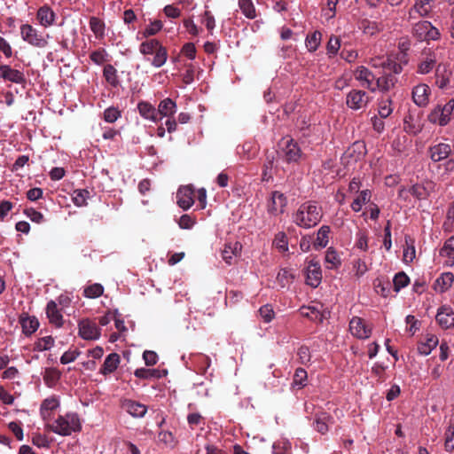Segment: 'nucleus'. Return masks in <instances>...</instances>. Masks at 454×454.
<instances>
[{"mask_svg":"<svg viewBox=\"0 0 454 454\" xmlns=\"http://www.w3.org/2000/svg\"><path fill=\"white\" fill-rule=\"evenodd\" d=\"M322 218V210L315 202L301 204L294 215V222L301 228L316 226Z\"/></svg>","mask_w":454,"mask_h":454,"instance_id":"nucleus-1","label":"nucleus"},{"mask_svg":"<svg viewBox=\"0 0 454 454\" xmlns=\"http://www.w3.org/2000/svg\"><path fill=\"white\" fill-rule=\"evenodd\" d=\"M50 429L54 434L68 436L82 430V423L76 412H67L59 415L51 425Z\"/></svg>","mask_w":454,"mask_h":454,"instance_id":"nucleus-2","label":"nucleus"},{"mask_svg":"<svg viewBox=\"0 0 454 454\" xmlns=\"http://www.w3.org/2000/svg\"><path fill=\"white\" fill-rule=\"evenodd\" d=\"M453 110L454 98H451L444 105H437L428 114V121L434 124L445 126L450 122Z\"/></svg>","mask_w":454,"mask_h":454,"instance_id":"nucleus-3","label":"nucleus"},{"mask_svg":"<svg viewBox=\"0 0 454 454\" xmlns=\"http://www.w3.org/2000/svg\"><path fill=\"white\" fill-rule=\"evenodd\" d=\"M20 36L24 42L32 46L43 48L47 45V41L43 35L30 24L20 26Z\"/></svg>","mask_w":454,"mask_h":454,"instance_id":"nucleus-4","label":"nucleus"},{"mask_svg":"<svg viewBox=\"0 0 454 454\" xmlns=\"http://www.w3.org/2000/svg\"><path fill=\"white\" fill-rule=\"evenodd\" d=\"M413 35L419 41L437 40L440 33L431 22L422 20L416 23L412 30Z\"/></svg>","mask_w":454,"mask_h":454,"instance_id":"nucleus-5","label":"nucleus"},{"mask_svg":"<svg viewBox=\"0 0 454 454\" xmlns=\"http://www.w3.org/2000/svg\"><path fill=\"white\" fill-rule=\"evenodd\" d=\"M79 336L86 340H98L101 335L100 329L95 322L90 319H82L78 323Z\"/></svg>","mask_w":454,"mask_h":454,"instance_id":"nucleus-6","label":"nucleus"},{"mask_svg":"<svg viewBox=\"0 0 454 454\" xmlns=\"http://www.w3.org/2000/svg\"><path fill=\"white\" fill-rule=\"evenodd\" d=\"M283 156L287 162H297L301 157V151L294 139L286 137L281 142Z\"/></svg>","mask_w":454,"mask_h":454,"instance_id":"nucleus-7","label":"nucleus"},{"mask_svg":"<svg viewBox=\"0 0 454 454\" xmlns=\"http://www.w3.org/2000/svg\"><path fill=\"white\" fill-rule=\"evenodd\" d=\"M369 102V97L366 92L359 90H353L346 98L347 106L353 110L364 108Z\"/></svg>","mask_w":454,"mask_h":454,"instance_id":"nucleus-8","label":"nucleus"},{"mask_svg":"<svg viewBox=\"0 0 454 454\" xmlns=\"http://www.w3.org/2000/svg\"><path fill=\"white\" fill-rule=\"evenodd\" d=\"M287 204V199L284 193L275 191L271 193L270 200L268 202V212L270 215H278L284 213Z\"/></svg>","mask_w":454,"mask_h":454,"instance_id":"nucleus-9","label":"nucleus"},{"mask_svg":"<svg viewBox=\"0 0 454 454\" xmlns=\"http://www.w3.org/2000/svg\"><path fill=\"white\" fill-rule=\"evenodd\" d=\"M354 76L355 79L360 82L362 87L368 89L371 91L376 90V87H374L375 77L367 67L364 66L357 67L354 71Z\"/></svg>","mask_w":454,"mask_h":454,"instance_id":"nucleus-10","label":"nucleus"},{"mask_svg":"<svg viewBox=\"0 0 454 454\" xmlns=\"http://www.w3.org/2000/svg\"><path fill=\"white\" fill-rule=\"evenodd\" d=\"M349 331L351 334L358 339H367L372 333V329L369 328L364 321L358 317H354L349 322Z\"/></svg>","mask_w":454,"mask_h":454,"instance_id":"nucleus-11","label":"nucleus"},{"mask_svg":"<svg viewBox=\"0 0 454 454\" xmlns=\"http://www.w3.org/2000/svg\"><path fill=\"white\" fill-rule=\"evenodd\" d=\"M322 280L321 267L318 262L310 261L306 269V283L311 287H317Z\"/></svg>","mask_w":454,"mask_h":454,"instance_id":"nucleus-12","label":"nucleus"},{"mask_svg":"<svg viewBox=\"0 0 454 454\" xmlns=\"http://www.w3.org/2000/svg\"><path fill=\"white\" fill-rule=\"evenodd\" d=\"M300 313L302 317L309 318L311 321L322 323L325 318V310H323L322 304H315L308 307H301Z\"/></svg>","mask_w":454,"mask_h":454,"instance_id":"nucleus-13","label":"nucleus"},{"mask_svg":"<svg viewBox=\"0 0 454 454\" xmlns=\"http://www.w3.org/2000/svg\"><path fill=\"white\" fill-rule=\"evenodd\" d=\"M56 17L55 12L47 4L41 6L36 12V19L39 24L43 27H49L54 25Z\"/></svg>","mask_w":454,"mask_h":454,"instance_id":"nucleus-14","label":"nucleus"},{"mask_svg":"<svg viewBox=\"0 0 454 454\" xmlns=\"http://www.w3.org/2000/svg\"><path fill=\"white\" fill-rule=\"evenodd\" d=\"M430 92V88L425 83L415 86L412 90L414 103L420 107L426 106L429 102Z\"/></svg>","mask_w":454,"mask_h":454,"instance_id":"nucleus-15","label":"nucleus"},{"mask_svg":"<svg viewBox=\"0 0 454 454\" xmlns=\"http://www.w3.org/2000/svg\"><path fill=\"white\" fill-rule=\"evenodd\" d=\"M177 205L184 210L189 209L194 203L193 191L189 186H184L178 189L176 192Z\"/></svg>","mask_w":454,"mask_h":454,"instance_id":"nucleus-16","label":"nucleus"},{"mask_svg":"<svg viewBox=\"0 0 454 454\" xmlns=\"http://www.w3.org/2000/svg\"><path fill=\"white\" fill-rule=\"evenodd\" d=\"M436 321L444 329L454 326V310L450 307L443 306L438 309Z\"/></svg>","mask_w":454,"mask_h":454,"instance_id":"nucleus-17","label":"nucleus"},{"mask_svg":"<svg viewBox=\"0 0 454 454\" xmlns=\"http://www.w3.org/2000/svg\"><path fill=\"white\" fill-rule=\"evenodd\" d=\"M19 322L22 328V333L30 336L33 334L39 327V321L35 316H29L28 314L22 313L20 316Z\"/></svg>","mask_w":454,"mask_h":454,"instance_id":"nucleus-18","label":"nucleus"},{"mask_svg":"<svg viewBox=\"0 0 454 454\" xmlns=\"http://www.w3.org/2000/svg\"><path fill=\"white\" fill-rule=\"evenodd\" d=\"M46 315L51 325L57 328L62 327L64 324L63 316L60 310L58 309L56 301L51 300L47 303Z\"/></svg>","mask_w":454,"mask_h":454,"instance_id":"nucleus-19","label":"nucleus"},{"mask_svg":"<svg viewBox=\"0 0 454 454\" xmlns=\"http://www.w3.org/2000/svg\"><path fill=\"white\" fill-rule=\"evenodd\" d=\"M137 110L144 119L149 120L153 122H158L160 120L158 116L156 108L147 101L139 102L137 104Z\"/></svg>","mask_w":454,"mask_h":454,"instance_id":"nucleus-20","label":"nucleus"},{"mask_svg":"<svg viewBox=\"0 0 454 454\" xmlns=\"http://www.w3.org/2000/svg\"><path fill=\"white\" fill-rule=\"evenodd\" d=\"M451 152V147L448 144L440 143L429 148L430 158L437 162L446 159Z\"/></svg>","mask_w":454,"mask_h":454,"instance_id":"nucleus-21","label":"nucleus"},{"mask_svg":"<svg viewBox=\"0 0 454 454\" xmlns=\"http://www.w3.org/2000/svg\"><path fill=\"white\" fill-rule=\"evenodd\" d=\"M2 70H3L2 78L4 80H6L9 82L17 83V84H21L26 82L24 74L20 70L13 69L8 65H2Z\"/></svg>","mask_w":454,"mask_h":454,"instance_id":"nucleus-22","label":"nucleus"},{"mask_svg":"<svg viewBox=\"0 0 454 454\" xmlns=\"http://www.w3.org/2000/svg\"><path fill=\"white\" fill-rule=\"evenodd\" d=\"M454 281V275L451 272H443L438 277L434 283V289L437 293L446 292Z\"/></svg>","mask_w":454,"mask_h":454,"instance_id":"nucleus-23","label":"nucleus"},{"mask_svg":"<svg viewBox=\"0 0 454 454\" xmlns=\"http://www.w3.org/2000/svg\"><path fill=\"white\" fill-rule=\"evenodd\" d=\"M440 255L445 258L444 264L451 267L454 265V236L450 237L440 250Z\"/></svg>","mask_w":454,"mask_h":454,"instance_id":"nucleus-24","label":"nucleus"},{"mask_svg":"<svg viewBox=\"0 0 454 454\" xmlns=\"http://www.w3.org/2000/svg\"><path fill=\"white\" fill-rule=\"evenodd\" d=\"M333 422V418L326 412L317 413L315 416L313 427L318 433L325 434L329 430V424Z\"/></svg>","mask_w":454,"mask_h":454,"instance_id":"nucleus-25","label":"nucleus"},{"mask_svg":"<svg viewBox=\"0 0 454 454\" xmlns=\"http://www.w3.org/2000/svg\"><path fill=\"white\" fill-rule=\"evenodd\" d=\"M156 110L160 120L163 117H172L176 112V104L171 98H167L160 102Z\"/></svg>","mask_w":454,"mask_h":454,"instance_id":"nucleus-26","label":"nucleus"},{"mask_svg":"<svg viewBox=\"0 0 454 454\" xmlns=\"http://www.w3.org/2000/svg\"><path fill=\"white\" fill-rule=\"evenodd\" d=\"M434 0H417L414 6L409 11V19H415V14L426 16L431 11V3Z\"/></svg>","mask_w":454,"mask_h":454,"instance_id":"nucleus-27","label":"nucleus"},{"mask_svg":"<svg viewBox=\"0 0 454 454\" xmlns=\"http://www.w3.org/2000/svg\"><path fill=\"white\" fill-rule=\"evenodd\" d=\"M123 407L129 414L135 418H142L147 411V407L145 404L132 400L125 401Z\"/></svg>","mask_w":454,"mask_h":454,"instance_id":"nucleus-28","label":"nucleus"},{"mask_svg":"<svg viewBox=\"0 0 454 454\" xmlns=\"http://www.w3.org/2000/svg\"><path fill=\"white\" fill-rule=\"evenodd\" d=\"M120 362V356L117 353L109 354L104 361L100 373L107 375L114 372L118 368Z\"/></svg>","mask_w":454,"mask_h":454,"instance_id":"nucleus-29","label":"nucleus"},{"mask_svg":"<svg viewBox=\"0 0 454 454\" xmlns=\"http://www.w3.org/2000/svg\"><path fill=\"white\" fill-rule=\"evenodd\" d=\"M425 55L426 56L424 59L421 60L418 67V72L421 74H426L431 72L437 61V56L435 52H425Z\"/></svg>","mask_w":454,"mask_h":454,"instance_id":"nucleus-30","label":"nucleus"},{"mask_svg":"<svg viewBox=\"0 0 454 454\" xmlns=\"http://www.w3.org/2000/svg\"><path fill=\"white\" fill-rule=\"evenodd\" d=\"M59 406V400L57 396H50L44 399L41 404L40 413L43 419L50 416V411L56 410Z\"/></svg>","mask_w":454,"mask_h":454,"instance_id":"nucleus-31","label":"nucleus"},{"mask_svg":"<svg viewBox=\"0 0 454 454\" xmlns=\"http://www.w3.org/2000/svg\"><path fill=\"white\" fill-rule=\"evenodd\" d=\"M450 72L445 66L439 65L435 71V83L440 89H446L450 84Z\"/></svg>","mask_w":454,"mask_h":454,"instance_id":"nucleus-32","label":"nucleus"},{"mask_svg":"<svg viewBox=\"0 0 454 454\" xmlns=\"http://www.w3.org/2000/svg\"><path fill=\"white\" fill-rule=\"evenodd\" d=\"M396 81L397 80L395 76L392 74H384L376 80V82H374V87H376V90L388 91L395 86Z\"/></svg>","mask_w":454,"mask_h":454,"instance_id":"nucleus-33","label":"nucleus"},{"mask_svg":"<svg viewBox=\"0 0 454 454\" xmlns=\"http://www.w3.org/2000/svg\"><path fill=\"white\" fill-rule=\"evenodd\" d=\"M371 197L372 192L369 189L361 191L357 197L351 203V209L354 212L361 211L363 206L370 201Z\"/></svg>","mask_w":454,"mask_h":454,"instance_id":"nucleus-34","label":"nucleus"},{"mask_svg":"<svg viewBox=\"0 0 454 454\" xmlns=\"http://www.w3.org/2000/svg\"><path fill=\"white\" fill-rule=\"evenodd\" d=\"M437 345L438 338L434 334H430L427 335L426 342H422L418 346V351L420 355L427 356Z\"/></svg>","mask_w":454,"mask_h":454,"instance_id":"nucleus-35","label":"nucleus"},{"mask_svg":"<svg viewBox=\"0 0 454 454\" xmlns=\"http://www.w3.org/2000/svg\"><path fill=\"white\" fill-rule=\"evenodd\" d=\"M330 228L326 225L322 226L317 234V238L314 241V247L316 249H322L325 247L329 242Z\"/></svg>","mask_w":454,"mask_h":454,"instance_id":"nucleus-36","label":"nucleus"},{"mask_svg":"<svg viewBox=\"0 0 454 454\" xmlns=\"http://www.w3.org/2000/svg\"><path fill=\"white\" fill-rule=\"evenodd\" d=\"M61 372L57 368H46L43 375V381L49 387L56 386L60 380Z\"/></svg>","mask_w":454,"mask_h":454,"instance_id":"nucleus-37","label":"nucleus"},{"mask_svg":"<svg viewBox=\"0 0 454 454\" xmlns=\"http://www.w3.org/2000/svg\"><path fill=\"white\" fill-rule=\"evenodd\" d=\"M241 249V246L239 243L236 242L235 244H227L224 247V249L222 251V258L227 264H231L233 257L237 255L238 252Z\"/></svg>","mask_w":454,"mask_h":454,"instance_id":"nucleus-38","label":"nucleus"},{"mask_svg":"<svg viewBox=\"0 0 454 454\" xmlns=\"http://www.w3.org/2000/svg\"><path fill=\"white\" fill-rule=\"evenodd\" d=\"M384 26L382 23L370 20H364L362 22V30L364 35L373 36L383 30Z\"/></svg>","mask_w":454,"mask_h":454,"instance_id":"nucleus-39","label":"nucleus"},{"mask_svg":"<svg viewBox=\"0 0 454 454\" xmlns=\"http://www.w3.org/2000/svg\"><path fill=\"white\" fill-rule=\"evenodd\" d=\"M403 129L410 134L416 135L421 130L420 123L411 114H408L403 120Z\"/></svg>","mask_w":454,"mask_h":454,"instance_id":"nucleus-40","label":"nucleus"},{"mask_svg":"<svg viewBox=\"0 0 454 454\" xmlns=\"http://www.w3.org/2000/svg\"><path fill=\"white\" fill-rule=\"evenodd\" d=\"M325 262L326 264V268L328 269H337L340 265V258L333 247H329L326 250Z\"/></svg>","mask_w":454,"mask_h":454,"instance_id":"nucleus-41","label":"nucleus"},{"mask_svg":"<svg viewBox=\"0 0 454 454\" xmlns=\"http://www.w3.org/2000/svg\"><path fill=\"white\" fill-rule=\"evenodd\" d=\"M238 4L247 19L253 20L256 17V10L252 0H239Z\"/></svg>","mask_w":454,"mask_h":454,"instance_id":"nucleus-42","label":"nucleus"},{"mask_svg":"<svg viewBox=\"0 0 454 454\" xmlns=\"http://www.w3.org/2000/svg\"><path fill=\"white\" fill-rule=\"evenodd\" d=\"M103 75L106 81L113 87L119 85V79L117 75V70L113 65H106L103 70Z\"/></svg>","mask_w":454,"mask_h":454,"instance_id":"nucleus-43","label":"nucleus"},{"mask_svg":"<svg viewBox=\"0 0 454 454\" xmlns=\"http://www.w3.org/2000/svg\"><path fill=\"white\" fill-rule=\"evenodd\" d=\"M322 34L319 31H314L311 35H307L305 44L309 51L314 52L320 45Z\"/></svg>","mask_w":454,"mask_h":454,"instance_id":"nucleus-44","label":"nucleus"},{"mask_svg":"<svg viewBox=\"0 0 454 454\" xmlns=\"http://www.w3.org/2000/svg\"><path fill=\"white\" fill-rule=\"evenodd\" d=\"M162 45L156 39L147 40L140 44L139 51L144 55L153 54Z\"/></svg>","mask_w":454,"mask_h":454,"instance_id":"nucleus-45","label":"nucleus"},{"mask_svg":"<svg viewBox=\"0 0 454 454\" xmlns=\"http://www.w3.org/2000/svg\"><path fill=\"white\" fill-rule=\"evenodd\" d=\"M55 340L51 336H45L39 338L34 344L33 349L35 351H46L50 350L54 346Z\"/></svg>","mask_w":454,"mask_h":454,"instance_id":"nucleus-46","label":"nucleus"},{"mask_svg":"<svg viewBox=\"0 0 454 454\" xmlns=\"http://www.w3.org/2000/svg\"><path fill=\"white\" fill-rule=\"evenodd\" d=\"M90 27L97 38H103L105 35V23L97 17L90 20Z\"/></svg>","mask_w":454,"mask_h":454,"instance_id":"nucleus-47","label":"nucleus"},{"mask_svg":"<svg viewBox=\"0 0 454 454\" xmlns=\"http://www.w3.org/2000/svg\"><path fill=\"white\" fill-rule=\"evenodd\" d=\"M104 293V287L101 284L94 283L88 286L83 290V295L89 299H95L101 296Z\"/></svg>","mask_w":454,"mask_h":454,"instance_id":"nucleus-48","label":"nucleus"},{"mask_svg":"<svg viewBox=\"0 0 454 454\" xmlns=\"http://www.w3.org/2000/svg\"><path fill=\"white\" fill-rule=\"evenodd\" d=\"M393 113L392 101L389 98H382L379 103L378 114L381 118H387Z\"/></svg>","mask_w":454,"mask_h":454,"instance_id":"nucleus-49","label":"nucleus"},{"mask_svg":"<svg viewBox=\"0 0 454 454\" xmlns=\"http://www.w3.org/2000/svg\"><path fill=\"white\" fill-rule=\"evenodd\" d=\"M273 245L281 253H286L288 251V241L287 237L285 232L279 231L276 234L275 239L273 240Z\"/></svg>","mask_w":454,"mask_h":454,"instance_id":"nucleus-50","label":"nucleus"},{"mask_svg":"<svg viewBox=\"0 0 454 454\" xmlns=\"http://www.w3.org/2000/svg\"><path fill=\"white\" fill-rule=\"evenodd\" d=\"M153 59L152 60V65L155 67H162L168 59V53L165 47L161 46L154 53Z\"/></svg>","mask_w":454,"mask_h":454,"instance_id":"nucleus-51","label":"nucleus"},{"mask_svg":"<svg viewBox=\"0 0 454 454\" xmlns=\"http://www.w3.org/2000/svg\"><path fill=\"white\" fill-rule=\"evenodd\" d=\"M340 48V40L339 37L332 35L326 45V54L329 58H333L337 55Z\"/></svg>","mask_w":454,"mask_h":454,"instance_id":"nucleus-52","label":"nucleus"},{"mask_svg":"<svg viewBox=\"0 0 454 454\" xmlns=\"http://www.w3.org/2000/svg\"><path fill=\"white\" fill-rule=\"evenodd\" d=\"M409 283V277L403 271L396 273L393 279V285L395 292H399L402 288L407 286Z\"/></svg>","mask_w":454,"mask_h":454,"instance_id":"nucleus-53","label":"nucleus"},{"mask_svg":"<svg viewBox=\"0 0 454 454\" xmlns=\"http://www.w3.org/2000/svg\"><path fill=\"white\" fill-rule=\"evenodd\" d=\"M158 440L160 443L171 449L175 448L176 445V440L173 434L169 431L160 432L158 434Z\"/></svg>","mask_w":454,"mask_h":454,"instance_id":"nucleus-54","label":"nucleus"},{"mask_svg":"<svg viewBox=\"0 0 454 454\" xmlns=\"http://www.w3.org/2000/svg\"><path fill=\"white\" fill-rule=\"evenodd\" d=\"M121 116V111L114 106H110L104 111L103 118L108 123H114Z\"/></svg>","mask_w":454,"mask_h":454,"instance_id":"nucleus-55","label":"nucleus"},{"mask_svg":"<svg viewBox=\"0 0 454 454\" xmlns=\"http://www.w3.org/2000/svg\"><path fill=\"white\" fill-rule=\"evenodd\" d=\"M90 192L87 190H75L73 194V202L77 207L86 205Z\"/></svg>","mask_w":454,"mask_h":454,"instance_id":"nucleus-56","label":"nucleus"},{"mask_svg":"<svg viewBox=\"0 0 454 454\" xmlns=\"http://www.w3.org/2000/svg\"><path fill=\"white\" fill-rule=\"evenodd\" d=\"M410 192L418 200H425L429 194L428 189L422 184H414L410 188Z\"/></svg>","mask_w":454,"mask_h":454,"instance_id":"nucleus-57","label":"nucleus"},{"mask_svg":"<svg viewBox=\"0 0 454 454\" xmlns=\"http://www.w3.org/2000/svg\"><path fill=\"white\" fill-rule=\"evenodd\" d=\"M108 54L105 49H98L90 53V59L96 65H102L107 61Z\"/></svg>","mask_w":454,"mask_h":454,"instance_id":"nucleus-58","label":"nucleus"},{"mask_svg":"<svg viewBox=\"0 0 454 454\" xmlns=\"http://www.w3.org/2000/svg\"><path fill=\"white\" fill-rule=\"evenodd\" d=\"M134 375L137 378L139 379H151V378H159L160 373L159 371L155 369H145V368H139L137 369L134 372Z\"/></svg>","mask_w":454,"mask_h":454,"instance_id":"nucleus-59","label":"nucleus"},{"mask_svg":"<svg viewBox=\"0 0 454 454\" xmlns=\"http://www.w3.org/2000/svg\"><path fill=\"white\" fill-rule=\"evenodd\" d=\"M444 446L447 451L454 450V427H449L444 434Z\"/></svg>","mask_w":454,"mask_h":454,"instance_id":"nucleus-60","label":"nucleus"},{"mask_svg":"<svg viewBox=\"0 0 454 454\" xmlns=\"http://www.w3.org/2000/svg\"><path fill=\"white\" fill-rule=\"evenodd\" d=\"M24 215L36 223H41L44 220L43 215L33 207L25 208Z\"/></svg>","mask_w":454,"mask_h":454,"instance_id":"nucleus-61","label":"nucleus"},{"mask_svg":"<svg viewBox=\"0 0 454 454\" xmlns=\"http://www.w3.org/2000/svg\"><path fill=\"white\" fill-rule=\"evenodd\" d=\"M307 372L302 368H298L294 375V385L300 387H304L307 381Z\"/></svg>","mask_w":454,"mask_h":454,"instance_id":"nucleus-62","label":"nucleus"},{"mask_svg":"<svg viewBox=\"0 0 454 454\" xmlns=\"http://www.w3.org/2000/svg\"><path fill=\"white\" fill-rule=\"evenodd\" d=\"M259 314L265 323H270L275 317V312L270 304L262 306Z\"/></svg>","mask_w":454,"mask_h":454,"instance_id":"nucleus-63","label":"nucleus"},{"mask_svg":"<svg viewBox=\"0 0 454 454\" xmlns=\"http://www.w3.org/2000/svg\"><path fill=\"white\" fill-rule=\"evenodd\" d=\"M290 442L287 440L278 441L273 443L272 450L274 454H284L290 449Z\"/></svg>","mask_w":454,"mask_h":454,"instance_id":"nucleus-64","label":"nucleus"}]
</instances>
